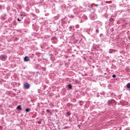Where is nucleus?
Returning <instances> with one entry per match:
<instances>
[{"label": "nucleus", "instance_id": "obj_14", "mask_svg": "<svg viewBox=\"0 0 130 130\" xmlns=\"http://www.w3.org/2000/svg\"><path fill=\"white\" fill-rule=\"evenodd\" d=\"M69 16L70 18H74V16H73L72 15H69Z\"/></svg>", "mask_w": 130, "mask_h": 130}, {"label": "nucleus", "instance_id": "obj_26", "mask_svg": "<svg viewBox=\"0 0 130 130\" xmlns=\"http://www.w3.org/2000/svg\"><path fill=\"white\" fill-rule=\"evenodd\" d=\"M21 19H23V17H21Z\"/></svg>", "mask_w": 130, "mask_h": 130}, {"label": "nucleus", "instance_id": "obj_22", "mask_svg": "<svg viewBox=\"0 0 130 130\" xmlns=\"http://www.w3.org/2000/svg\"><path fill=\"white\" fill-rule=\"evenodd\" d=\"M0 10H2V6L0 5Z\"/></svg>", "mask_w": 130, "mask_h": 130}, {"label": "nucleus", "instance_id": "obj_23", "mask_svg": "<svg viewBox=\"0 0 130 130\" xmlns=\"http://www.w3.org/2000/svg\"><path fill=\"white\" fill-rule=\"evenodd\" d=\"M95 7H98L99 5H95Z\"/></svg>", "mask_w": 130, "mask_h": 130}, {"label": "nucleus", "instance_id": "obj_17", "mask_svg": "<svg viewBox=\"0 0 130 130\" xmlns=\"http://www.w3.org/2000/svg\"><path fill=\"white\" fill-rule=\"evenodd\" d=\"M95 31L96 32V33H99V29H96Z\"/></svg>", "mask_w": 130, "mask_h": 130}, {"label": "nucleus", "instance_id": "obj_8", "mask_svg": "<svg viewBox=\"0 0 130 130\" xmlns=\"http://www.w3.org/2000/svg\"><path fill=\"white\" fill-rule=\"evenodd\" d=\"M50 58H51V60H54V58H53V55L50 54Z\"/></svg>", "mask_w": 130, "mask_h": 130}, {"label": "nucleus", "instance_id": "obj_7", "mask_svg": "<svg viewBox=\"0 0 130 130\" xmlns=\"http://www.w3.org/2000/svg\"><path fill=\"white\" fill-rule=\"evenodd\" d=\"M17 109H18V110H22V107L19 105L17 107Z\"/></svg>", "mask_w": 130, "mask_h": 130}, {"label": "nucleus", "instance_id": "obj_3", "mask_svg": "<svg viewBox=\"0 0 130 130\" xmlns=\"http://www.w3.org/2000/svg\"><path fill=\"white\" fill-rule=\"evenodd\" d=\"M114 102V100H110L108 102V104L109 105H110L111 104H112V103H113Z\"/></svg>", "mask_w": 130, "mask_h": 130}, {"label": "nucleus", "instance_id": "obj_4", "mask_svg": "<svg viewBox=\"0 0 130 130\" xmlns=\"http://www.w3.org/2000/svg\"><path fill=\"white\" fill-rule=\"evenodd\" d=\"M24 61H29V60H30V59L29 58V57L28 56H25L24 58Z\"/></svg>", "mask_w": 130, "mask_h": 130}, {"label": "nucleus", "instance_id": "obj_12", "mask_svg": "<svg viewBox=\"0 0 130 130\" xmlns=\"http://www.w3.org/2000/svg\"><path fill=\"white\" fill-rule=\"evenodd\" d=\"M113 21H114V19H113V18L110 19V22H113Z\"/></svg>", "mask_w": 130, "mask_h": 130}, {"label": "nucleus", "instance_id": "obj_11", "mask_svg": "<svg viewBox=\"0 0 130 130\" xmlns=\"http://www.w3.org/2000/svg\"><path fill=\"white\" fill-rule=\"evenodd\" d=\"M31 109L30 108H27L25 110L26 112H29L30 111Z\"/></svg>", "mask_w": 130, "mask_h": 130}, {"label": "nucleus", "instance_id": "obj_1", "mask_svg": "<svg viewBox=\"0 0 130 130\" xmlns=\"http://www.w3.org/2000/svg\"><path fill=\"white\" fill-rule=\"evenodd\" d=\"M0 58H1V60L5 61V60H6V59H7V55H1L0 56Z\"/></svg>", "mask_w": 130, "mask_h": 130}, {"label": "nucleus", "instance_id": "obj_2", "mask_svg": "<svg viewBox=\"0 0 130 130\" xmlns=\"http://www.w3.org/2000/svg\"><path fill=\"white\" fill-rule=\"evenodd\" d=\"M24 87L25 89H29V88H30V84H29L28 83H25L24 84Z\"/></svg>", "mask_w": 130, "mask_h": 130}, {"label": "nucleus", "instance_id": "obj_25", "mask_svg": "<svg viewBox=\"0 0 130 130\" xmlns=\"http://www.w3.org/2000/svg\"><path fill=\"white\" fill-rule=\"evenodd\" d=\"M21 17H22V14H21Z\"/></svg>", "mask_w": 130, "mask_h": 130}, {"label": "nucleus", "instance_id": "obj_5", "mask_svg": "<svg viewBox=\"0 0 130 130\" xmlns=\"http://www.w3.org/2000/svg\"><path fill=\"white\" fill-rule=\"evenodd\" d=\"M115 50L114 49H110L109 52V53H113V52H115Z\"/></svg>", "mask_w": 130, "mask_h": 130}, {"label": "nucleus", "instance_id": "obj_21", "mask_svg": "<svg viewBox=\"0 0 130 130\" xmlns=\"http://www.w3.org/2000/svg\"><path fill=\"white\" fill-rule=\"evenodd\" d=\"M14 25H17V24L16 23V21H14Z\"/></svg>", "mask_w": 130, "mask_h": 130}, {"label": "nucleus", "instance_id": "obj_20", "mask_svg": "<svg viewBox=\"0 0 130 130\" xmlns=\"http://www.w3.org/2000/svg\"><path fill=\"white\" fill-rule=\"evenodd\" d=\"M17 20L18 21V22H20V21H21V20H20L19 18H18V19H17Z\"/></svg>", "mask_w": 130, "mask_h": 130}, {"label": "nucleus", "instance_id": "obj_15", "mask_svg": "<svg viewBox=\"0 0 130 130\" xmlns=\"http://www.w3.org/2000/svg\"><path fill=\"white\" fill-rule=\"evenodd\" d=\"M67 115H68V116H70V115H71V113H70V112H67Z\"/></svg>", "mask_w": 130, "mask_h": 130}, {"label": "nucleus", "instance_id": "obj_10", "mask_svg": "<svg viewBox=\"0 0 130 130\" xmlns=\"http://www.w3.org/2000/svg\"><path fill=\"white\" fill-rule=\"evenodd\" d=\"M68 88L69 89H72L73 88V86H72V84H69L68 85Z\"/></svg>", "mask_w": 130, "mask_h": 130}, {"label": "nucleus", "instance_id": "obj_13", "mask_svg": "<svg viewBox=\"0 0 130 130\" xmlns=\"http://www.w3.org/2000/svg\"><path fill=\"white\" fill-rule=\"evenodd\" d=\"M79 104H80V105H83V101H80Z\"/></svg>", "mask_w": 130, "mask_h": 130}, {"label": "nucleus", "instance_id": "obj_19", "mask_svg": "<svg viewBox=\"0 0 130 130\" xmlns=\"http://www.w3.org/2000/svg\"><path fill=\"white\" fill-rule=\"evenodd\" d=\"M79 25L77 24V25H76V28H79Z\"/></svg>", "mask_w": 130, "mask_h": 130}, {"label": "nucleus", "instance_id": "obj_6", "mask_svg": "<svg viewBox=\"0 0 130 130\" xmlns=\"http://www.w3.org/2000/svg\"><path fill=\"white\" fill-rule=\"evenodd\" d=\"M126 86L127 89H130V83H127Z\"/></svg>", "mask_w": 130, "mask_h": 130}, {"label": "nucleus", "instance_id": "obj_9", "mask_svg": "<svg viewBox=\"0 0 130 130\" xmlns=\"http://www.w3.org/2000/svg\"><path fill=\"white\" fill-rule=\"evenodd\" d=\"M46 112H47V113H49V114H52V113H51V112L50 111V110L47 109L46 110Z\"/></svg>", "mask_w": 130, "mask_h": 130}, {"label": "nucleus", "instance_id": "obj_18", "mask_svg": "<svg viewBox=\"0 0 130 130\" xmlns=\"http://www.w3.org/2000/svg\"><path fill=\"white\" fill-rule=\"evenodd\" d=\"M112 77H113V78H116V75H113Z\"/></svg>", "mask_w": 130, "mask_h": 130}, {"label": "nucleus", "instance_id": "obj_16", "mask_svg": "<svg viewBox=\"0 0 130 130\" xmlns=\"http://www.w3.org/2000/svg\"><path fill=\"white\" fill-rule=\"evenodd\" d=\"M73 28H74V26H71L70 27V31H71V29H73Z\"/></svg>", "mask_w": 130, "mask_h": 130}, {"label": "nucleus", "instance_id": "obj_24", "mask_svg": "<svg viewBox=\"0 0 130 130\" xmlns=\"http://www.w3.org/2000/svg\"><path fill=\"white\" fill-rule=\"evenodd\" d=\"M78 126L80 128V125H78Z\"/></svg>", "mask_w": 130, "mask_h": 130}]
</instances>
